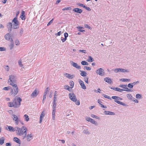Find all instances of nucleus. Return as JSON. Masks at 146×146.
<instances>
[{
    "label": "nucleus",
    "mask_w": 146,
    "mask_h": 146,
    "mask_svg": "<svg viewBox=\"0 0 146 146\" xmlns=\"http://www.w3.org/2000/svg\"><path fill=\"white\" fill-rule=\"evenodd\" d=\"M113 70L115 73L119 72V68H115Z\"/></svg>",
    "instance_id": "obj_54"
},
{
    "label": "nucleus",
    "mask_w": 146,
    "mask_h": 146,
    "mask_svg": "<svg viewBox=\"0 0 146 146\" xmlns=\"http://www.w3.org/2000/svg\"><path fill=\"white\" fill-rule=\"evenodd\" d=\"M16 133L17 135L21 136L23 135L25 133V131H27V128L25 126H23L21 128L17 127L16 128Z\"/></svg>",
    "instance_id": "obj_3"
},
{
    "label": "nucleus",
    "mask_w": 146,
    "mask_h": 146,
    "mask_svg": "<svg viewBox=\"0 0 146 146\" xmlns=\"http://www.w3.org/2000/svg\"><path fill=\"white\" fill-rule=\"evenodd\" d=\"M45 115V113L44 111H43L41 113L40 118H42L43 119Z\"/></svg>",
    "instance_id": "obj_36"
},
{
    "label": "nucleus",
    "mask_w": 146,
    "mask_h": 146,
    "mask_svg": "<svg viewBox=\"0 0 146 146\" xmlns=\"http://www.w3.org/2000/svg\"><path fill=\"white\" fill-rule=\"evenodd\" d=\"M7 27L8 29V31L10 33L12 31V23L11 22L8 23L7 25Z\"/></svg>",
    "instance_id": "obj_9"
},
{
    "label": "nucleus",
    "mask_w": 146,
    "mask_h": 146,
    "mask_svg": "<svg viewBox=\"0 0 146 146\" xmlns=\"http://www.w3.org/2000/svg\"><path fill=\"white\" fill-rule=\"evenodd\" d=\"M79 82L82 88L84 90L86 89V87L84 84V82L82 81L81 80H79Z\"/></svg>",
    "instance_id": "obj_8"
},
{
    "label": "nucleus",
    "mask_w": 146,
    "mask_h": 146,
    "mask_svg": "<svg viewBox=\"0 0 146 146\" xmlns=\"http://www.w3.org/2000/svg\"><path fill=\"white\" fill-rule=\"evenodd\" d=\"M91 119V118L89 117H87L86 118V120L89 122H90Z\"/></svg>",
    "instance_id": "obj_57"
},
{
    "label": "nucleus",
    "mask_w": 146,
    "mask_h": 146,
    "mask_svg": "<svg viewBox=\"0 0 146 146\" xmlns=\"http://www.w3.org/2000/svg\"><path fill=\"white\" fill-rule=\"evenodd\" d=\"M127 84H121L119 86V87L123 88H125V87H127Z\"/></svg>",
    "instance_id": "obj_44"
},
{
    "label": "nucleus",
    "mask_w": 146,
    "mask_h": 146,
    "mask_svg": "<svg viewBox=\"0 0 146 146\" xmlns=\"http://www.w3.org/2000/svg\"><path fill=\"white\" fill-rule=\"evenodd\" d=\"M11 44L9 45L10 49L11 50H12L14 46V43L13 41H11Z\"/></svg>",
    "instance_id": "obj_24"
},
{
    "label": "nucleus",
    "mask_w": 146,
    "mask_h": 146,
    "mask_svg": "<svg viewBox=\"0 0 146 146\" xmlns=\"http://www.w3.org/2000/svg\"><path fill=\"white\" fill-rule=\"evenodd\" d=\"M136 98L137 99H141L142 98V96L139 94H137L136 95Z\"/></svg>",
    "instance_id": "obj_30"
},
{
    "label": "nucleus",
    "mask_w": 146,
    "mask_h": 146,
    "mask_svg": "<svg viewBox=\"0 0 146 146\" xmlns=\"http://www.w3.org/2000/svg\"><path fill=\"white\" fill-rule=\"evenodd\" d=\"M74 102H75L76 104L77 105H79L80 104V102L79 100H77L76 99V100L74 101Z\"/></svg>",
    "instance_id": "obj_49"
},
{
    "label": "nucleus",
    "mask_w": 146,
    "mask_h": 146,
    "mask_svg": "<svg viewBox=\"0 0 146 146\" xmlns=\"http://www.w3.org/2000/svg\"><path fill=\"white\" fill-rule=\"evenodd\" d=\"M114 90L118 91L120 92H122L123 91V89H120L118 88H115Z\"/></svg>",
    "instance_id": "obj_25"
},
{
    "label": "nucleus",
    "mask_w": 146,
    "mask_h": 146,
    "mask_svg": "<svg viewBox=\"0 0 146 146\" xmlns=\"http://www.w3.org/2000/svg\"><path fill=\"white\" fill-rule=\"evenodd\" d=\"M88 61L89 62H92L94 61V60L93 58L91 56H89L88 59Z\"/></svg>",
    "instance_id": "obj_34"
},
{
    "label": "nucleus",
    "mask_w": 146,
    "mask_h": 146,
    "mask_svg": "<svg viewBox=\"0 0 146 146\" xmlns=\"http://www.w3.org/2000/svg\"><path fill=\"white\" fill-rule=\"evenodd\" d=\"M102 95L104 96V97H105L106 98L110 99V100H111V98H110V97L104 94H103Z\"/></svg>",
    "instance_id": "obj_38"
},
{
    "label": "nucleus",
    "mask_w": 146,
    "mask_h": 146,
    "mask_svg": "<svg viewBox=\"0 0 146 146\" xmlns=\"http://www.w3.org/2000/svg\"><path fill=\"white\" fill-rule=\"evenodd\" d=\"M27 140L28 141H30L32 139V136L31 134H28L27 135Z\"/></svg>",
    "instance_id": "obj_21"
},
{
    "label": "nucleus",
    "mask_w": 146,
    "mask_h": 146,
    "mask_svg": "<svg viewBox=\"0 0 146 146\" xmlns=\"http://www.w3.org/2000/svg\"><path fill=\"white\" fill-rule=\"evenodd\" d=\"M72 65L73 67L76 68L79 70H80L81 69V66H78L77 63L73 62H72Z\"/></svg>",
    "instance_id": "obj_13"
},
{
    "label": "nucleus",
    "mask_w": 146,
    "mask_h": 146,
    "mask_svg": "<svg viewBox=\"0 0 146 146\" xmlns=\"http://www.w3.org/2000/svg\"><path fill=\"white\" fill-rule=\"evenodd\" d=\"M6 50V48L3 47H0V51H4Z\"/></svg>",
    "instance_id": "obj_55"
},
{
    "label": "nucleus",
    "mask_w": 146,
    "mask_h": 146,
    "mask_svg": "<svg viewBox=\"0 0 146 146\" xmlns=\"http://www.w3.org/2000/svg\"><path fill=\"white\" fill-rule=\"evenodd\" d=\"M13 117V120L15 121H17V120H19V119L17 115L13 114L12 115Z\"/></svg>",
    "instance_id": "obj_31"
},
{
    "label": "nucleus",
    "mask_w": 146,
    "mask_h": 146,
    "mask_svg": "<svg viewBox=\"0 0 146 146\" xmlns=\"http://www.w3.org/2000/svg\"><path fill=\"white\" fill-rule=\"evenodd\" d=\"M77 5L79 6L82 7H83L84 8V7L85 6V5H84L81 4V3H77Z\"/></svg>",
    "instance_id": "obj_46"
},
{
    "label": "nucleus",
    "mask_w": 146,
    "mask_h": 146,
    "mask_svg": "<svg viewBox=\"0 0 146 146\" xmlns=\"http://www.w3.org/2000/svg\"><path fill=\"white\" fill-rule=\"evenodd\" d=\"M97 74L101 76H103L104 74V70L101 68H99L96 70Z\"/></svg>",
    "instance_id": "obj_6"
},
{
    "label": "nucleus",
    "mask_w": 146,
    "mask_h": 146,
    "mask_svg": "<svg viewBox=\"0 0 146 146\" xmlns=\"http://www.w3.org/2000/svg\"><path fill=\"white\" fill-rule=\"evenodd\" d=\"M127 97L128 98V99L130 100H132V96H131V94H127Z\"/></svg>",
    "instance_id": "obj_26"
},
{
    "label": "nucleus",
    "mask_w": 146,
    "mask_h": 146,
    "mask_svg": "<svg viewBox=\"0 0 146 146\" xmlns=\"http://www.w3.org/2000/svg\"><path fill=\"white\" fill-rule=\"evenodd\" d=\"M120 80L122 82H127V81H129L130 80V79H127L126 78H123L121 79Z\"/></svg>",
    "instance_id": "obj_35"
},
{
    "label": "nucleus",
    "mask_w": 146,
    "mask_h": 146,
    "mask_svg": "<svg viewBox=\"0 0 146 146\" xmlns=\"http://www.w3.org/2000/svg\"><path fill=\"white\" fill-rule=\"evenodd\" d=\"M23 135H24V136L23 137V139L27 137L26 130L25 131V133H24Z\"/></svg>",
    "instance_id": "obj_53"
},
{
    "label": "nucleus",
    "mask_w": 146,
    "mask_h": 146,
    "mask_svg": "<svg viewBox=\"0 0 146 146\" xmlns=\"http://www.w3.org/2000/svg\"><path fill=\"white\" fill-rule=\"evenodd\" d=\"M16 81V79L15 76L12 75L9 76V78L8 81V83L9 85H12L15 84Z\"/></svg>",
    "instance_id": "obj_4"
},
{
    "label": "nucleus",
    "mask_w": 146,
    "mask_h": 146,
    "mask_svg": "<svg viewBox=\"0 0 146 146\" xmlns=\"http://www.w3.org/2000/svg\"><path fill=\"white\" fill-rule=\"evenodd\" d=\"M64 88L66 90H68L69 91H70L71 89L70 88L68 85H66L64 86Z\"/></svg>",
    "instance_id": "obj_28"
},
{
    "label": "nucleus",
    "mask_w": 146,
    "mask_h": 146,
    "mask_svg": "<svg viewBox=\"0 0 146 146\" xmlns=\"http://www.w3.org/2000/svg\"><path fill=\"white\" fill-rule=\"evenodd\" d=\"M83 133H84L88 135H89L90 134V131H88V129L87 128H85L84 129V130L83 131Z\"/></svg>",
    "instance_id": "obj_17"
},
{
    "label": "nucleus",
    "mask_w": 146,
    "mask_h": 146,
    "mask_svg": "<svg viewBox=\"0 0 146 146\" xmlns=\"http://www.w3.org/2000/svg\"><path fill=\"white\" fill-rule=\"evenodd\" d=\"M133 98L134 99L133 100L132 99V100H131V101L136 103H138V101L137 100L134 98Z\"/></svg>",
    "instance_id": "obj_56"
},
{
    "label": "nucleus",
    "mask_w": 146,
    "mask_h": 146,
    "mask_svg": "<svg viewBox=\"0 0 146 146\" xmlns=\"http://www.w3.org/2000/svg\"><path fill=\"white\" fill-rule=\"evenodd\" d=\"M64 38H67L68 36V34L66 32L64 33Z\"/></svg>",
    "instance_id": "obj_63"
},
{
    "label": "nucleus",
    "mask_w": 146,
    "mask_h": 146,
    "mask_svg": "<svg viewBox=\"0 0 146 146\" xmlns=\"http://www.w3.org/2000/svg\"><path fill=\"white\" fill-rule=\"evenodd\" d=\"M129 72L127 70H126L125 69H123L122 68H119V72Z\"/></svg>",
    "instance_id": "obj_22"
},
{
    "label": "nucleus",
    "mask_w": 146,
    "mask_h": 146,
    "mask_svg": "<svg viewBox=\"0 0 146 146\" xmlns=\"http://www.w3.org/2000/svg\"><path fill=\"white\" fill-rule=\"evenodd\" d=\"M71 8L70 7H67L62 9L63 11H64L65 10H70L71 9Z\"/></svg>",
    "instance_id": "obj_52"
},
{
    "label": "nucleus",
    "mask_w": 146,
    "mask_h": 146,
    "mask_svg": "<svg viewBox=\"0 0 146 146\" xmlns=\"http://www.w3.org/2000/svg\"><path fill=\"white\" fill-rule=\"evenodd\" d=\"M84 70H90L91 69L90 67H89L87 66H85L84 68Z\"/></svg>",
    "instance_id": "obj_50"
},
{
    "label": "nucleus",
    "mask_w": 146,
    "mask_h": 146,
    "mask_svg": "<svg viewBox=\"0 0 146 146\" xmlns=\"http://www.w3.org/2000/svg\"><path fill=\"white\" fill-rule=\"evenodd\" d=\"M70 85L72 86V87H70V88H72L74 86V82L73 81H71L70 82Z\"/></svg>",
    "instance_id": "obj_43"
},
{
    "label": "nucleus",
    "mask_w": 146,
    "mask_h": 146,
    "mask_svg": "<svg viewBox=\"0 0 146 146\" xmlns=\"http://www.w3.org/2000/svg\"><path fill=\"white\" fill-rule=\"evenodd\" d=\"M11 86H12V87H11L9 95H12L13 96L15 97L18 93L19 92V90L16 84Z\"/></svg>",
    "instance_id": "obj_2"
},
{
    "label": "nucleus",
    "mask_w": 146,
    "mask_h": 146,
    "mask_svg": "<svg viewBox=\"0 0 146 146\" xmlns=\"http://www.w3.org/2000/svg\"><path fill=\"white\" fill-rule=\"evenodd\" d=\"M11 35L9 33H7L5 36V38L11 42L13 41L12 38H11Z\"/></svg>",
    "instance_id": "obj_7"
},
{
    "label": "nucleus",
    "mask_w": 146,
    "mask_h": 146,
    "mask_svg": "<svg viewBox=\"0 0 146 146\" xmlns=\"http://www.w3.org/2000/svg\"><path fill=\"white\" fill-rule=\"evenodd\" d=\"M38 93L37 92V90L35 89L34 91V92L32 93L31 94V96L33 97H36L38 94Z\"/></svg>",
    "instance_id": "obj_15"
},
{
    "label": "nucleus",
    "mask_w": 146,
    "mask_h": 146,
    "mask_svg": "<svg viewBox=\"0 0 146 146\" xmlns=\"http://www.w3.org/2000/svg\"><path fill=\"white\" fill-rule=\"evenodd\" d=\"M80 71L81 72L80 73V75L82 76H86L87 75V73L84 71L80 70Z\"/></svg>",
    "instance_id": "obj_20"
},
{
    "label": "nucleus",
    "mask_w": 146,
    "mask_h": 146,
    "mask_svg": "<svg viewBox=\"0 0 146 146\" xmlns=\"http://www.w3.org/2000/svg\"><path fill=\"white\" fill-rule=\"evenodd\" d=\"M17 127H16L15 128H13V127L11 126H8V129L10 131L14 132L15 131L16 132Z\"/></svg>",
    "instance_id": "obj_12"
},
{
    "label": "nucleus",
    "mask_w": 146,
    "mask_h": 146,
    "mask_svg": "<svg viewBox=\"0 0 146 146\" xmlns=\"http://www.w3.org/2000/svg\"><path fill=\"white\" fill-rule=\"evenodd\" d=\"M116 102L120 105H121L123 106H126L127 105L125 103H123L122 102L119 101H116Z\"/></svg>",
    "instance_id": "obj_27"
},
{
    "label": "nucleus",
    "mask_w": 146,
    "mask_h": 146,
    "mask_svg": "<svg viewBox=\"0 0 146 146\" xmlns=\"http://www.w3.org/2000/svg\"><path fill=\"white\" fill-rule=\"evenodd\" d=\"M56 102H53L52 107L56 108Z\"/></svg>",
    "instance_id": "obj_61"
},
{
    "label": "nucleus",
    "mask_w": 146,
    "mask_h": 146,
    "mask_svg": "<svg viewBox=\"0 0 146 146\" xmlns=\"http://www.w3.org/2000/svg\"><path fill=\"white\" fill-rule=\"evenodd\" d=\"M25 12L22 11L20 15V17L22 20H25Z\"/></svg>",
    "instance_id": "obj_16"
},
{
    "label": "nucleus",
    "mask_w": 146,
    "mask_h": 146,
    "mask_svg": "<svg viewBox=\"0 0 146 146\" xmlns=\"http://www.w3.org/2000/svg\"><path fill=\"white\" fill-rule=\"evenodd\" d=\"M21 101L22 99L20 98L19 97L17 99L15 98L13 102L8 103V106L10 107L18 108L21 105Z\"/></svg>",
    "instance_id": "obj_1"
},
{
    "label": "nucleus",
    "mask_w": 146,
    "mask_h": 146,
    "mask_svg": "<svg viewBox=\"0 0 146 146\" xmlns=\"http://www.w3.org/2000/svg\"><path fill=\"white\" fill-rule=\"evenodd\" d=\"M13 140L16 143L20 144V141L19 139L17 137H14L13 138Z\"/></svg>",
    "instance_id": "obj_23"
},
{
    "label": "nucleus",
    "mask_w": 146,
    "mask_h": 146,
    "mask_svg": "<svg viewBox=\"0 0 146 146\" xmlns=\"http://www.w3.org/2000/svg\"><path fill=\"white\" fill-rule=\"evenodd\" d=\"M12 22L14 23V24H16L17 25H19V22L17 20V17H16L13 20Z\"/></svg>",
    "instance_id": "obj_10"
},
{
    "label": "nucleus",
    "mask_w": 146,
    "mask_h": 146,
    "mask_svg": "<svg viewBox=\"0 0 146 146\" xmlns=\"http://www.w3.org/2000/svg\"><path fill=\"white\" fill-rule=\"evenodd\" d=\"M85 9H86L87 10L90 11L91 10V9L89 7H86L85 6L84 8Z\"/></svg>",
    "instance_id": "obj_60"
},
{
    "label": "nucleus",
    "mask_w": 146,
    "mask_h": 146,
    "mask_svg": "<svg viewBox=\"0 0 146 146\" xmlns=\"http://www.w3.org/2000/svg\"><path fill=\"white\" fill-rule=\"evenodd\" d=\"M89 79V78L88 77H86L84 78V81L86 82L87 84H88V80Z\"/></svg>",
    "instance_id": "obj_42"
},
{
    "label": "nucleus",
    "mask_w": 146,
    "mask_h": 146,
    "mask_svg": "<svg viewBox=\"0 0 146 146\" xmlns=\"http://www.w3.org/2000/svg\"><path fill=\"white\" fill-rule=\"evenodd\" d=\"M19 25H17L16 24H14L13 25V28L14 29H18L19 28Z\"/></svg>",
    "instance_id": "obj_40"
},
{
    "label": "nucleus",
    "mask_w": 146,
    "mask_h": 146,
    "mask_svg": "<svg viewBox=\"0 0 146 146\" xmlns=\"http://www.w3.org/2000/svg\"><path fill=\"white\" fill-rule=\"evenodd\" d=\"M81 64L82 65H88V63L85 61H83L81 62Z\"/></svg>",
    "instance_id": "obj_39"
},
{
    "label": "nucleus",
    "mask_w": 146,
    "mask_h": 146,
    "mask_svg": "<svg viewBox=\"0 0 146 146\" xmlns=\"http://www.w3.org/2000/svg\"><path fill=\"white\" fill-rule=\"evenodd\" d=\"M4 140L3 137H2L0 139V144L2 145L4 143Z\"/></svg>",
    "instance_id": "obj_33"
},
{
    "label": "nucleus",
    "mask_w": 146,
    "mask_h": 146,
    "mask_svg": "<svg viewBox=\"0 0 146 146\" xmlns=\"http://www.w3.org/2000/svg\"><path fill=\"white\" fill-rule=\"evenodd\" d=\"M69 96L70 99L72 101H74L76 100V98L75 94L73 93H70L69 94Z\"/></svg>",
    "instance_id": "obj_5"
},
{
    "label": "nucleus",
    "mask_w": 146,
    "mask_h": 146,
    "mask_svg": "<svg viewBox=\"0 0 146 146\" xmlns=\"http://www.w3.org/2000/svg\"><path fill=\"white\" fill-rule=\"evenodd\" d=\"M49 88L48 87L47 88L44 93V95H45L46 96L47 92L49 91Z\"/></svg>",
    "instance_id": "obj_45"
},
{
    "label": "nucleus",
    "mask_w": 146,
    "mask_h": 146,
    "mask_svg": "<svg viewBox=\"0 0 146 146\" xmlns=\"http://www.w3.org/2000/svg\"><path fill=\"white\" fill-rule=\"evenodd\" d=\"M104 80L108 83L110 84H111L112 82L111 79L109 77L105 78Z\"/></svg>",
    "instance_id": "obj_14"
},
{
    "label": "nucleus",
    "mask_w": 146,
    "mask_h": 146,
    "mask_svg": "<svg viewBox=\"0 0 146 146\" xmlns=\"http://www.w3.org/2000/svg\"><path fill=\"white\" fill-rule=\"evenodd\" d=\"M23 28H21L20 31L19 33L21 36L22 34H23Z\"/></svg>",
    "instance_id": "obj_62"
},
{
    "label": "nucleus",
    "mask_w": 146,
    "mask_h": 146,
    "mask_svg": "<svg viewBox=\"0 0 146 146\" xmlns=\"http://www.w3.org/2000/svg\"><path fill=\"white\" fill-rule=\"evenodd\" d=\"M53 19H52L50 21V22L47 24V26H49L50 25H51V24L52 23Z\"/></svg>",
    "instance_id": "obj_51"
},
{
    "label": "nucleus",
    "mask_w": 146,
    "mask_h": 146,
    "mask_svg": "<svg viewBox=\"0 0 146 146\" xmlns=\"http://www.w3.org/2000/svg\"><path fill=\"white\" fill-rule=\"evenodd\" d=\"M11 87L10 86H9L7 87H4L3 88V90H8L9 89H11Z\"/></svg>",
    "instance_id": "obj_37"
},
{
    "label": "nucleus",
    "mask_w": 146,
    "mask_h": 146,
    "mask_svg": "<svg viewBox=\"0 0 146 146\" xmlns=\"http://www.w3.org/2000/svg\"><path fill=\"white\" fill-rule=\"evenodd\" d=\"M15 43L17 45H19V41L18 40H16L15 42Z\"/></svg>",
    "instance_id": "obj_64"
},
{
    "label": "nucleus",
    "mask_w": 146,
    "mask_h": 146,
    "mask_svg": "<svg viewBox=\"0 0 146 146\" xmlns=\"http://www.w3.org/2000/svg\"><path fill=\"white\" fill-rule=\"evenodd\" d=\"M24 117H25V121H28L29 119L28 115L27 114H25L24 115Z\"/></svg>",
    "instance_id": "obj_32"
},
{
    "label": "nucleus",
    "mask_w": 146,
    "mask_h": 146,
    "mask_svg": "<svg viewBox=\"0 0 146 146\" xmlns=\"http://www.w3.org/2000/svg\"><path fill=\"white\" fill-rule=\"evenodd\" d=\"M104 112L105 115H114L115 114L114 112L112 111H105Z\"/></svg>",
    "instance_id": "obj_18"
},
{
    "label": "nucleus",
    "mask_w": 146,
    "mask_h": 146,
    "mask_svg": "<svg viewBox=\"0 0 146 146\" xmlns=\"http://www.w3.org/2000/svg\"><path fill=\"white\" fill-rule=\"evenodd\" d=\"M100 88L98 89L97 90H94V92H96V93H100Z\"/></svg>",
    "instance_id": "obj_58"
},
{
    "label": "nucleus",
    "mask_w": 146,
    "mask_h": 146,
    "mask_svg": "<svg viewBox=\"0 0 146 146\" xmlns=\"http://www.w3.org/2000/svg\"><path fill=\"white\" fill-rule=\"evenodd\" d=\"M18 63L20 66L21 67H23V65L22 64V62L21 60H19L18 61Z\"/></svg>",
    "instance_id": "obj_48"
},
{
    "label": "nucleus",
    "mask_w": 146,
    "mask_h": 146,
    "mask_svg": "<svg viewBox=\"0 0 146 146\" xmlns=\"http://www.w3.org/2000/svg\"><path fill=\"white\" fill-rule=\"evenodd\" d=\"M127 86H128V87L130 88H132L133 87V85L132 83H129L128 84Z\"/></svg>",
    "instance_id": "obj_47"
},
{
    "label": "nucleus",
    "mask_w": 146,
    "mask_h": 146,
    "mask_svg": "<svg viewBox=\"0 0 146 146\" xmlns=\"http://www.w3.org/2000/svg\"><path fill=\"white\" fill-rule=\"evenodd\" d=\"M64 75L66 76L67 78H68L69 79H72L73 78V77L72 76L73 75H71L69 74L65 73L64 74Z\"/></svg>",
    "instance_id": "obj_19"
},
{
    "label": "nucleus",
    "mask_w": 146,
    "mask_h": 146,
    "mask_svg": "<svg viewBox=\"0 0 146 146\" xmlns=\"http://www.w3.org/2000/svg\"><path fill=\"white\" fill-rule=\"evenodd\" d=\"M111 98L115 100L114 101L116 102V101H118V98L117 96H112Z\"/></svg>",
    "instance_id": "obj_41"
},
{
    "label": "nucleus",
    "mask_w": 146,
    "mask_h": 146,
    "mask_svg": "<svg viewBox=\"0 0 146 146\" xmlns=\"http://www.w3.org/2000/svg\"><path fill=\"white\" fill-rule=\"evenodd\" d=\"M61 34H62V32H61V31H60L58 32L57 33L55 34V35H56V36H59Z\"/></svg>",
    "instance_id": "obj_59"
},
{
    "label": "nucleus",
    "mask_w": 146,
    "mask_h": 146,
    "mask_svg": "<svg viewBox=\"0 0 146 146\" xmlns=\"http://www.w3.org/2000/svg\"><path fill=\"white\" fill-rule=\"evenodd\" d=\"M90 122L91 123L94 124L96 125H97L98 124V123L97 122H96V121H95L94 119H92V118L91 119Z\"/></svg>",
    "instance_id": "obj_29"
},
{
    "label": "nucleus",
    "mask_w": 146,
    "mask_h": 146,
    "mask_svg": "<svg viewBox=\"0 0 146 146\" xmlns=\"http://www.w3.org/2000/svg\"><path fill=\"white\" fill-rule=\"evenodd\" d=\"M73 11L75 12L79 13H82L83 11L81 9L78 8H76L73 9Z\"/></svg>",
    "instance_id": "obj_11"
}]
</instances>
